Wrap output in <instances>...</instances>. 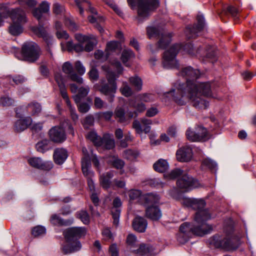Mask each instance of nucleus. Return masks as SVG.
<instances>
[{
    "label": "nucleus",
    "instance_id": "nucleus-41",
    "mask_svg": "<svg viewBox=\"0 0 256 256\" xmlns=\"http://www.w3.org/2000/svg\"><path fill=\"white\" fill-rule=\"evenodd\" d=\"M36 146L37 150L42 153L45 152L50 148L49 142L47 140H44L38 142Z\"/></svg>",
    "mask_w": 256,
    "mask_h": 256
},
{
    "label": "nucleus",
    "instance_id": "nucleus-28",
    "mask_svg": "<svg viewBox=\"0 0 256 256\" xmlns=\"http://www.w3.org/2000/svg\"><path fill=\"white\" fill-rule=\"evenodd\" d=\"M160 199V196L153 193L143 194L140 199V204L144 206L152 205L158 203Z\"/></svg>",
    "mask_w": 256,
    "mask_h": 256
},
{
    "label": "nucleus",
    "instance_id": "nucleus-38",
    "mask_svg": "<svg viewBox=\"0 0 256 256\" xmlns=\"http://www.w3.org/2000/svg\"><path fill=\"white\" fill-rule=\"evenodd\" d=\"M16 116L18 118H23L30 116L28 104L20 106L16 109Z\"/></svg>",
    "mask_w": 256,
    "mask_h": 256
},
{
    "label": "nucleus",
    "instance_id": "nucleus-64",
    "mask_svg": "<svg viewBox=\"0 0 256 256\" xmlns=\"http://www.w3.org/2000/svg\"><path fill=\"white\" fill-rule=\"evenodd\" d=\"M56 36L58 39L64 38L67 40L69 36L66 30H60L56 31Z\"/></svg>",
    "mask_w": 256,
    "mask_h": 256
},
{
    "label": "nucleus",
    "instance_id": "nucleus-39",
    "mask_svg": "<svg viewBox=\"0 0 256 256\" xmlns=\"http://www.w3.org/2000/svg\"><path fill=\"white\" fill-rule=\"evenodd\" d=\"M130 84L137 91H140L142 89V79L137 76L130 77L129 78Z\"/></svg>",
    "mask_w": 256,
    "mask_h": 256
},
{
    "label": "nucleus",
    "instance_id": "nucleus-24",
    "mask_svg": "<svg viewBox=\"0 0 256 256\" xmlns=\"http://www.w3.org/2000/svg\"><path fill=\"white\" fill-rule=\"evenodd\" d=\"M50 10V3L47 1L44 0L40 4L38 8H35L33 10L32 14L34 17L40 20L42 18V14L49 13Z\"/></svg>",
    "mask_w": 256,
    "mask_h": 256
},
{
    "label": "nucleus",
    "instance_id": "nucleus-43",
    "mask_svg": "<svg viewBox=\"0 0 256 256\" xmlns=\"http://www.w3.org/2000/svg\"><path fill=\"white\" fill-rule=\"evenodd\" d=\"M65 12L64 5L58 2H54L52 4V12L56 15H62Z\"/></svg>",
    "mask_w": 256,
    "mask_h": 256
},
{
    "label": "nucleus",
    "instance_id": "nucleus-25",
    "mask_svg": "<svg viewBox=\"0 0 256 256\" xmlns=\"http://www.w3.org/2000/svg\"><path fill=\"white\" fill-rule=\"evenodd\" d=\"M32 120L30 116L19 118L14 124V128L17 132H22L31 125Z\"/></svg>",
    "mask_w": 256,
    "mask_h": 256
},
{
    "label": "nucleus",
    "instance_id": "nucleus-59",
    "mask_svg": "<svg viewBox=\"0 0 256 256\" xmlns=\"http://www.w3.org/2000/svg\"><path fill=\"white\" fill-rule=\"evenodd\" d=\"M226 10L232 16H236L239 12V10L233 5L228 6Z\"/></svg>",
    "mask_w": 256,
    "mask_h": 256
},
{
    "label": "nucleus",
    "instance_id": "nucleus-13",
    "mask_svg": "<svg viewBox=\"0 0 256 256\" xmlns=\"http://www.w3.org/2000/svg\"><path fill=\"white\" fill-rule=\"evenodd\" d=\"M75 3L79 9L80 14H82L84 10H88L89 12L92 14L88 17V20L90 22L98 24V22H100L102 20V18L97 16L96 10L91 6L88 2L86 0H74Z\"/></svg>",
    "mask_w": 256,
    "mask_h": 256
},
{
    "label": "nucleus",
    "instance_id": "nucleus-57",
    "mask_svg": "<svg viewBox=\"0 0 256 256\" xmlns=\"http://www.w3.org/2000/svg\"><path fill=\"white\" fill-rule=\"evenodd\" d=\"M75 68L80 74H83L86 72L85 68L80 61H76L75 62Z\"/></svg>",
    "mask_w": 256,
    "mask_h": 256
},
{
    "label": "nucleus",
    "instance_id": "nucleus-9",
    "mask_svg": "<svg viewBox=\"0 0 256 256\" xmlns=\"http://www.w3.org/2000/svg\"><path fill=\"white\" fill-rule=\"evenodd\" d=\"M137 239L136 236L132 234H129L126 238L127 244L130 246L131 252L137 255V256H152L154 254V248L148 244H140L139 248L136 249H134Z\"/></svg>",
    "mask_w": 256,
    "mask_h": 256
},
{
    "label": "nucleus",
    "instance_id": "nucleus-37",
    "mask_svg": "<svg viewBox=\"0 0 256 256\" xmlns=\"http://www.w3.org/2000/svg\"><path fill=\"white\" fill-rule=\"evenodd\" d=\"M108 163L112 165L113 168L118 170H122L125 164L124 162L122 160L115 156L110 158L108 160Z\"/></svg>",
    "mask_w": 256,
    "mask_h": 256
},
{
    "label": "nucleus",
    "instance_id": "nucleus-36",
    "mask_svg": "<svg viewBox=\"0 0 256 256\" xmlns=\"http://www.w3.org/2000/svg\"><path fill=\"white\" fill-rule=\"evenodd\" d=\"M90 92V88L88 86L80 88L78 90V94L74 96V99L76 104L79 103L81 99L86 97Z\"/></svg>",
    "mask_w": 256,
    "mask_h": 256
},
{
    "label": "nucleus",
    "instance_id": "nucleus-10",
    "mask_svg": "<svg viewBox=\"0 0 256 256\" xmlns=\"http://www.w3.org/2000/svg\"><path fill=\"white\" fill-rule=\"evenodd\" d=\"M22 52L24 60L30 62L37 60L41 54L40 48L32 42L24 43L22 48Z\"/></svg>",
    "mask_w": 256,
    "mask_h": 256
},
{
    "label": "nucleus",
    "instance_id": "nucleus-51",
    "mask_svg": "<svg viewBox=\"0 0 256 256\" xmlns=\"http://www.w3.org/2000/svg\"><path fill=\"white\" fill-rule=\"evenodd\" d=\"M138 156V153L132 150H127L124 152V157L125 158H126L128 160H132L134 159H135L137 158Z\"/></svg>",
    "mask_w": 256,
    "mask_h": 256
},
{
    "label": "nucleus",
    "instance_id": "nucleus-56",
    "mask_svg": "<svg viewBox=\"0 0 256 256\" xmlns=\"http://www.w3.org/2000/svg\"><path fill=\"white\" fill-rule=\"evenodd\" d=\"M74 44L72 41H68L66 43L65 48L62 43H61L62 49V50H66L68 52H72L74 50Z\"/></svg>",
    "mask_w": 256,
    "mask_h": 256
},
{
    "label": "nucleus",
    "instance_id": "nucleus-12",
    "mask_svg": "<svg viewBox=\"0 0 256 256\" xmlns=\"http://www.w3.org/2000/svg\"><path fill=\"white\" fill-rule=\"evenodd\" d=\"M204 18L202 15H198L196 18V23L192 26H188L185 30V34L188 38H195L200 36L201 32L204 30Z\"/></svg>",
    "mask_w": 256,
    "mask_h": 256
},
{
    "label": "nucleus",
    "instance_id": "nucleus-46",
    "mask_svg": "<svg viewBox=\"0 0 256 256\" xmlns=\"http://www.w3.org/2000/svg\"><path fill=\"white\" fill-rule=\"evenodd\" d=\"M128 196L130 200H136L140 204V199L143 194L139 190H132L129 191Z\"/></svg>",
    "mask_w": 256,
    "mask_h": 256
},
{
    "label": "nucleus",
    "instance_id": "nucleus-27",
    "mask_svg": "<svg viewBox=\"0 0 256 256\" xmlns=\"http://www.w3.org/2000/svg\"><path fill=\"white\" fill-rule=\"evenodd\" d=\"M113 206L112 208V214L114 219V224L118 226L119 222L120 210V206H122V202L119 198H115L112 202Z\"/></svg>",
    "mask_w": 256,
    "mask_h": 256
},
{
    "label": "nucleus",
    "instance_id": "nucleus-2",
    "mask_svg": "<svg viewBox=\"0 0 256 256\" xmlns=\"http://www.w3.org/2000/svg\"><path fill=\"white\" fill-rule=\"evenodd\" d=\"M198 186V182L197 180L188 176L182 170L177 168V202H179L184 206L197 210V212L208 210L204 209L206 205L204 200L188 198L183 194L184 192L197 188Z\"/></svg>",
    "mask_w": 256,
    "mask_h": 256
},
{
    "label": "nucleus",
    "instance_id": "nucleus-21",
    "mask_svg": "<svg viewBox=\"0 0 256 256\" xmlns=\"http://www.w3.org/2000/svg\"><path fill=\"white\" fill-rule=\"evenodd\" d=\"M34 32L38 37L42 38L46 43L48 48L53 43L52 37L47 32L45 28L39 23L38 26L33 27L32 28Z\"/></svg>",
    "mask_w": 256,
    "mask_h": 256
},
{
    "label": "nucleus",
    "instance_id": "nucleus-22",
    "mask_svg": "<svg viewBox=\"0 0 256 256\" xmlns=\"http://www.w3.org/2000/svg\"><path fill=\"white\" fill-rule=\"evenodd\" d=\"M67 244L62 246V250L65 254L74 252L82 248V244L78 240H72V241H66Z\"/></svg>",
    "mask_w": 256,
    "mask_h": 256
},
{
    "label": "nucleus",
    "instance_id": "nucleus-3",
    "mask_svg": "<svg viewBox=\"0 0 256 256\" xmlns=\"http://www.w3.org/2000/svg\"><path fill=\"white\" fill-rule=\"evenodd\" d=\"M172 34L170 32L162 34L156 44V48L154 49V46L149 45L152 52L154 53L159 49L168 48L163 54L162 64L164 68L170 69L176 65V44H173L170 46L172 42Z\"/></svg>",
    "mask_w": 256,
    "mask_h": 256
},
{
    "label": "nucleus",
    "instance_id": "nucleus-1",
    "mask_svg": "<svg viewBox=\"0 0 256 256\" xmlns=\"http://www.w3.org/2000/svg\"><path fill=\"white\" fill-rule=\"evenodd\" d=\"M200 71L190 66L185 68L182 71V75L186 76L187 96L182 95V100L177 99V105H184L186 104L185 97L188 98L194 106L198 109H205L208 106V102L202 98L204 96H211L212 92L209 82L199 83L194 81L200 76Z\"/></svg>",
    "mask_w": 256,
    "mask_h": 256
},
{
    "label": "nucleus",
    "instance_id": "nucleus-15",
    "mask_svg": "<svg viewBox=\"0 0 256 256\" xmlns=\"http://www.w3.org/2000/svg\"><path fill=\"white\" fill-rule=\"evenodd\" d=\"M50 140L54 143H62L66 139L64 128L60 126H52L48 132Z\"/></svg>",
    "mask_w": 256,
    "mask_h": 256
},
{
    "label": "nucleus",
    "instance_id": "nucleus-49",
    "mask_svg": "<svg viewBox=\"0 0 256 256\" xmlns=\"http://www.w3.org/2000/svg\"><path fill=\"white\" fill-rule=\"evenodd\" d=\"M46 229L44 226H38L34 228L32 230V234L34 236H42L45 234Z\"/></svg>",
    "mask_w": 256,
    "mask_h": 256
},
{
    "label": "nucleus",
    "instance_id": "nucleus-42",
    "mask_svg": "<svg viewBox=\"0 0 256 256\" xmlns=\"http://www.w3.org/2000/svg\"><path fill=\"white\" fill-rule=\"evenodd\" d=\"M184 49L189 54L192 56H198L201 54L200 48H194L190 43H188L184 46Z\"/></svg>",
    "mask_w": 256,
    "mask_h": 256
},
{
    "label": "nucleus",
    "instance_id": "nucleus-30",
    "mask_svg": "<svg viewBox=\"0 0 256 256\" xmlns=\"http://www.w3.org/2000/svg\"><path fill=\"white\" fill-rule=\"evenodd\" d=\"M53 156L56 164H62L68 156V152L64 148H57L54 151Z\"/></svg>",
    "mask_w": 256,
    "mask_h": 256
},
{
    "label": "nucleus",
    "instance_id": "nucleus-35",
    "mask_svg": "<svg viewBox=\"0 0 256 256\" xmlns=\"http://www.w3.org/2000/svg\"><path fill=\"white\" fill-rule=\"evenodd\" d=\"M30 116H38L42 112L41 104L36 101H32L28 104Z\"/></svg>",
    "mask_w": 256,
    "mask_h": 256
},
{
    "label": "nucleus",
    "instance_id": "nucleus-26",
    "mask_svg": "<svg viewBox=\"0 0 256 256\" xmlns=\"http://www.w3.org/2000/svg\"><path fill=\"white\" fill-rule=\"evenodd\" d=\"M146 216L154 220H158L162 216L160 208L157 206H149L146 210Z\"/></svg>",
    "mask_w": 256,
    "mask_h": 256
},
{
    "label": "nucleus",
    "instance_id": "nucleus-58",
    "mask_svg": "<svg viewBox=\"0 0 256 256\" xmlns=\"http://www.w3.org/2000/svg\"><path fill=\"white\" fill-rule=\"evenodd\" d=\"M118 42L116 41H112L107 44L106 50L109 52L115 50L118 46Z\"/></svg>",
    "mask_w": 256,
    "mask_h": 256
},
{
    "label": "nucleus",
    "instance_id": "nucleus-23",
    "mask_svg": "<svg viewBox=\"0 0 256 256\" xmlns=\"http://www.w3.org/2000/svg\"><path fill=\"white\" fill-rule=\"evenodd\" d=\"M62 71L69 76L70 80L78 84H82V78L76 74L74 72L73 67L71 63L68 62H66L62 66Z\"/></svg>",
    "mask_w": 256,
    "mask_h": 256
},
{
    "label": "nucleus",
    "instance_id": "nucleus-7",
    "mask_svg": "<svg viewBox=\"0 0 256 256\" xmlns=\"http://www.w3.org/2000/svg\"><path fill=\"white\" fill-rule=\"evenodd\" d=\"M132 9L138 7L137 19L141 22L146 20L159 6L158 0H127Z\"/></svg>",
    "mask_w": 256,
    "mask_h": 256
},
{
    "label": "nucleus",
    "instance_id": "nucleus-11",
    "mask_svg": "<svg viewBox=\"0 0 256 256\" xmlns=\"http://www.w3.org/2000/svg\"><path fill=\"white\" fill-rule=\"evenodd\" d=\"M187 138L192 142L206 141L210 138L206 128L202 126H197L194 130L188 128L186 133Z\"/></svg>",
    "mask_w": 256,
    "mask_h": 256
},
{
    "label": "nucleus",
    "instance_id": "nucleus-48",
    "mask_svg": "<svg viewBox=\"0 0 256 256\" xmlns=\"http://www.w3.org/2000/svg\"><path fill=\"white\" fill-rule=\"evenodd\" d=\"M146 32L149 38L160 36V30L153 26H148L146 28Z\"/></svg>",
    "mask_w": 256,
    "mask_h": 256
},
{
    "label": "nucleus",
    "instance_id": "nucleus-16",
    "mask_svg": "<svg viewBox=\"0 0 256 256\" xmlns=\"http://www.w3.org/2000/svg\"><path fill=\"white\" fill-rule=\"evenodd\" d=\"M152 123V120L146 118H142L140 119V121L136 120L133 122L132 128L138 134H142L143 132L145 134H148L150 131V126Z\"/></svg>",
    "mask_w": 256,
    "mask_h": 256
},
{
    "label": "nucleus",
    "instance_id": "nucleus-62",
    "mask_svg": "<svg viewBox=\"0 0 256 256\" xmlns=\"http://www.w3.org/2000/svg\"><path fill=\"white\" fill-rule=\"evenodd\" d=\"M158 112V110L157 108L152 107L148 109L146 115L148 117H153L156 115Z\"/></svg>",
    "mask_w": 256,
    "mask_h": 256
},
{
    "label": "nucleus",
    "instance_id": "nucleus-50",
    "mask_svg": "<svg viewBox=\"0 0 256 256\" xmlns=\"http://www.w3.org/2000/svg\"><path fill=\"white\" fill-rule=\"evenodd\" d=\"M202 165L211 170H216L217 168L216 164L210 158H207L203 160Z\"/></svg>",
    "mask_w": 256,
    "mask_h": 256
},
{
    "label": "nucleus",
    "instance_id": "nucleus-19",
    "mask_svg": "<svg viewBox=\"0 0 256 256\" xmlns=\"http://www.w3.org/2000/svg\"><path fill=\"white\" fill-rule=\"evenodd\" d=\"M28 162L32 167L48 171L53 167L52 162L51 161H43L42 158L38 157H32L28 160Z\"/></svg>",
    "mask_w": 256,
    "mask_h": 256
},
{
    "label": "nucleus",
    "instance_id": "nucleus-8",
    "mask_svg": "<svg viewBox=\"0 0 256 256\" xmlns=\"http://www.w3.org/2000/svg\"><path fill=\"white\" fill-rule=\"evenodd\" d=\"M86 138L97 147L102 146L106 150H111L115 146V142L112 136L105 134L101 138L94 131L89 132Z\"/></svg>",
    "mask_w": 256,
    "mask_h": 256
},
{
    "label": "nucleus",
    "instance_id": "nucleus-47",
    "mask_svg": "<svg viewBox=\"0 0 256 256\" xmlns=\"http://www.w3.org/2000/svg\"><path fill=\"white\" fill-rule=\"evenodd\" d=\"M76 217L80 219L85 224H88L90 222V216L88 212L85 210L78 212L76 214Z\"/></svg>",
    "mask_w": 256,
    "mask_h": 256
},
{
    "label": "nucleus",
    "instance_id": "nucleus-63",
    "mask_svg": "<svg viewBox=\"0 0 256 256\" xmlns=\"http://www.w3.org/2000/svg\"><path fill=\"white\" fill-rule=\"evenodd\" d=\"M94 104L98 109H100L104 106V102L99 97H96L94 100Z\"/></svg>",
    "mask_w": 256,
    "mask_h": 256
},
{
    "label": "nucleus",
    "instance_id": "nucleus-40",
    "mask_svg": "<svg viewBox=\"0 0 256 256\" xmlns=\"http://www.w3.org/2000/svg\"><path fill=\"white\" fill-rule=\"evenodd\" d=\"M134 56V54L132 51L130 49L124 50L122 52L121 60L123 64L126 66H128V64H127V62L131 58Z\"/></svg>",
    "mask_w": 256,
    "mask_h": 256
},
{
    "label": "nucleus",
    "instance_id": "nucleus-52",
    "mask_svg": "<svg viewBox=\"0 0 256 256\" xmlns=\"http://www.w3.org/2000/svg\"><path fill=\"white\" fill-rule=\"evenodd\" d=\"M116 117L118 118V120L120 122H124L126 121L125 118V112L122 108H118L115 111Z\"/></svg>",
    "mask_w": 256,
    "mask_h": 256
},
{
    "label": "nucleus",
    "instance_id": "nucleus-20",
    "mask_svg": "<svg viewBox=\"0 0 256 256\" xmlns=\"http://www.w3.org/2000/svg\"><path fill=\"white\" fill-rule=\"evenodd\" d=\"M193 156L191 147L185 145L180 147L177 150V160L182 162H188L190 161Z\"/></svg>",
    "mask_w": 256,
    "mask_h": 256
},
{
    "label": "nucleus",
    "instance_id": "nucleus-54",
    "mask_svg": "<svg viewBox=\"0 0 256 256\" xmlns=\"http://www.w3.org/2000/svg\"><path fill=\"white\" fill-rule=\"evenodd\" d=\"M164 100L165 102L169 100H174L176 101V97H175V90L172 88L170 90L165 92L164 94Z\"/></svg>",
    "mask_w": 256,
    "mask_h": 256
},
{
    "label": "nucleus",
    "instance_id": "nucleus-44",
    "mask_svg": "<svg viewBox=\"0 0 256 256\" xmlns=\"http://www.w3.org/2000/svg\"><path fill=\"white\" fill-rule=\"evenodd\" d=\"M120 91L122 94L126 97L130 96L132 94V90L126 82H122Z\"/></svg>",
    "mask_w": 256,
    "mask_h": 256
},
{
    "label": "nucleus",
    "instance_id": "nucleus-4",
    "mask_svg": "<svg viewBox=\"0 0 256 256\" xmlns=\"http://www.w3.org/2000/svg\"><path fill=\"white\" fill-rule=\"evenodd\" d=\"M211 216L208 210H200L196 214L194 217L196 225L191 226L188 222L182 224L180 228L181 232L186 234L191 232L194 235L203 236L210 234L212 230L211 225L206 223V221L210 219Z\"/></svg>",
    "mask_w": 256,
    "mask_h": 256
},
{
    "label": "nucleus",
    "instance_id": "nucleus-32",
    "mask_svg": "<svg viewBox=\"0 0 256 256\" xmlns=\"http://www.w3.org/2000/svg\"><path fill=\"white\" fill-rule=\"evenodd\" d=\"M170 166L166 160L160 158L153 164L154 170L158 172L163 173L169 169Z\"/></svg>",
    "mask_w": 256,
    "mask_h": 256
},
{
    "label": "nucleus",
    "instance_id": "nucleus-6",
    "mask_svg": "<svg viewBox=\"0 0 256 256\" xmlns=\"http://www.w3.org/2000/svg\"><path fill=\"white\" fill-rule=\"evenodd\" d=\"M102 69L107 72L106 78L108 82L104 79L100 80V82L99 92L106 96L110 102L114 101L115 94L117 89L116 82V75L112 72L108 65L104 64L102 66Z\"/></svg>",
    "mask_w": 256,
    "mask_h": 256
},
{
    "label": "nucleus",
    "instance_id": "nucleus-33",
    "mask_svg": "<svg viewBox=\"0 0 256 256\" xmlns=\"http://www.w3.org/2000/svg\"><path fill=\"white\" fill-rule=\"evenodd\" d=\"M129 106L135 110V111L138 113H142L146 110V106L142 101L134 100H131L129 102Z\"/></svg>",
    "mask_w": 256,
    "mask_h": 256
},
{
    "label": "nucleus",
    "instance_id": "nucleus-53",
    "mask_svg": "<svg viewBox=\"0 0 256 256\" xmlns=\"http://www.w3.org/2000/svg\"><path fill=\"white\" fill-rule=\"evenodd\" d=\"M14 100L8 96H2L0 98V105L4 106H8L12 105Z\"/></svg>",
    "mask_w": 256,
    "mask_h": 256
},
{
    "label": "nucleus",
    "instance_id": "nucleus-61",
    "mask_svg": "<svg viewBox=\"0 0 256 256\" xmlns=\"http://www.w3.org/2000/svg\"><path fill=\"white\" fill-rule=\"evenodd\" d=\"M26 80V79L24 76L20 75L16 76L12 78V80L16 84H21Z\"/></svg>",
    "mask_w": 256,
    "mask_h": 256
},
{
    "label": "nucleus",
    "instance_id": "nucleus-5",
    "mask_svg": "<svg viewBox=\"0 0 256 256\" xmlns=\"http://www.w3.org/2000/svg\"><path fill=\"white\" fill-rule=\"evenodd\" d=\"M210 245L217 248H222L226 250H234L237 248L240 244L238 237L232 234V228L228 233L216 234L208 240Z\"/></svg>",
    "mask_w": 256,
    "mask_h": 256
},
{
    "label": "nucleus",
    "instance_id": "nucleus-45",
    "mask_svg": "<svg viewBox=\"0 0 256 256\" xmlns=\"http://www.w3.org/2000/svg\"><path fill=\"white\" fill-rule=\"evenodd\" d=\"M138 99L142 102H150L155 100L154 96L150 94H142L138 96Z\"/></svg>",
    "mask_w": 256,
    "mask_h": 256
},
{
    "label": "nucleus",
    "instance_id": "nucleus-18",
    "mask_svg": "<svg viewBox=\"0 0 256 256\" xmlns=\"http://www.w3.org/2000/svg\"><path fill=\"white\" fill-rule=\"evenodd\" d=\"M91 163L88 158H84L82 162V171L84 175L87 178L88 188L91 192H94L95 186L92 178L94 173L90 170Z\"/></svg>",
    "mask_w": 256,
    "mask_h": 256
},
{
    "label": "nucleus",
    "instance_id": "nucleus-60",
    "mask_svg": "<svg viewBox=\"0 0 256 256\" xmlns=\"http://www.w3.org/2000/svg\"><path fill=\"white\" fill-rule=\"evenodd\" d=\"M90 78L91 80H96L98 78V73L96 69L92 68L88 72Z\"/></svg>",
    "mask_w": 256,
    "mask_h": 256
},
{
    "label": "nucleus",
    "instance_id": "nucleus-17",
    "mask_svg": "<svg viewBox=\"0 0 256 256\" xmlns=\"http://www.w3.org/2000/svg\"><path fill=\"white\" fill-rule=\"evenodd\" d=\"M74 38L79 42L84 44L86 42V44L84 46V51L87 52L92 51L97 44L96 38L93 35L87 36L77 33L75 34Z\"/></svg>",
    "mask_w": 256,
    "mask_h": 256
},
{
    "label": "nucleus",
    "instance_id": "nucleus-14",
    "mask_svg": "<svg viewBox=\"0 0 256 256\" xmlns=\"http://www.w3.org/2000/svg\"><path fill=\"white\" fill-rule=\"evenodd\" d=\"M86 230L84 227H71L63 232V235L66 241L78 240L86 236Z\"/></svg>",
    "mask_w": 256,
    "mask_h": 256
},
{
    "label": "nucleus",
    "instance_id": "nucleus-34",
    "mask_svg": "<svg viewBox=\"0 0 256 256\" xmlns=\"http://www.w3.org/2000/svg\"><path fill=\"white\" fill-rule=\"evenodd\" d=\"M73 219L64 220L62 219L56 214H54L50 218V222L54 225L58 226H69L73 223Z\"/></svg>",
    "mask_w": 256,
    "mask_h": 256
},
{
    "label": "nucleus",
    "instance_id": "nucleus-55",
    "mask_svg": "<svg viewBox=\"0 0 256 256\" xmlns=\"http://www.w3.org/2000/svg\"><path fill=\"white\" fill-rule=\"evenodd\" d=\"M149 184L153 187H162L164 186V183L162 182V181L158 178H154L153 179H151L148 182Z\"/></svg>",
    "mask_w": 256,
    "mask_h": 256
},
{
    "label": "nucleus",
    "instance_id": "nucleus-31",
    "mask_svg": "<svg viewBox=\"0 0 256 256\" xmlns=\"http://www.w3.org/2000/svg\"><path fill=\"white\" fill-rule=\"evenodd\" d=\"M115 172L110 170L100 176V182L101 186L104 188L107 189L110 188L111 178L114 176Z\"/></svg>",
    "mask_w": 256,
    "mask_h": 256
},
{
    "label": "nucleus",
    "instance_id": "nucleus-29",
    "mask_svg": "<svg viewBox=\"0 0 256 256\" xmlns=\"http://www.w3.org/2000/svg\"><path fill=\"white\" fill-rule=\"evenodd\" d=\"M148 226V222L146 219L141 216H136L132 221L134 229L139 232H144L146 231Z\"/></svg>",
    "mask_w": 256,
    "mask_h": 256
}]
</instances>
